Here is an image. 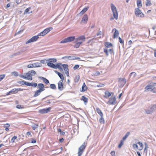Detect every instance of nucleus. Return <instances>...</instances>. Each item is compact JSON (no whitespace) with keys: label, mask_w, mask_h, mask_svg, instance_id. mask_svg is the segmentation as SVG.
<instances>
[{"label":"nucleus","mask_w":156,"mask_h":156,"mask_svg":"<svg viewBox=\"0 0 156 156\" xmlns=\"http://www.w3.org/2000/svg\"><path fill=\"white\" fill-rule=\"evenodd\" d=\"M86 146V143L84 142L79 148L78 152V156H81L84 151Z\"/></svg>","instance_id":"nucleus-4"},{"label":"nucleus","mask_w":156,"mask_h":156,"mask_svg":"<svg viewBox=\"0 0 156 156\" xmlns=\"http://www.w3.org/2000/svg\"><path fill=\"white\" fill-rule=\"evenodd\" d=\"M85 41V38L84 36L82 35L75 38V42H77L81 44Z\"/></svg>","instance_id":"nucleus-7"},{"label":"nucleus","mask_w":156,"mask_h":156,"mask_svg":"<svg viewBox=\"0 0 156 156\" xmlns=\"http://www.w3.org/2000/svg\"><path fill=\"white\" fill-rule=\"evenodd\" d=\"M39 93V89L37 90L35 92V94L34 95V97H36L38 96Z\"/></svg>","instance_id":"nucleus-54"},{"label":"nucleus","mask_w":156,"mask_h":156,"mask_svg":"<svg viewBox=\"0 0 156 156\" xmlns=\"http://www.w3.org/2000/svg\"><path fill=\"white\" fill-rule=\"evenodd\" d=\"M29 83L30 85H28V86H32L34 87H36L37 86V84L35 83Z\"/></svg>","instance_id":"nucleus-37"},{"label":"nucleus","mask_w":156,"mask_h":156,"mask_svg":"<svg viewBox=\"0 0 156 156\" xmlns=\"http://www.w3.org/2000/svg\"><path fill=\"white\" fill-rule=\"evenodd\" d=\"M80 78V76L79 75L76 76L75 79L74 81L75 83H77Z\"/></svg>","instance_id":"nucleus-34"},{"label":"nucleus","mask_w":156,"mask_h":156,"mask_svg":"<svg viewBox=\"0 0 156 156\" xmlns=\"http://www.w3.org/2000/svg\"><path fill=\"white\" fill-rule=\"evenodd\" d=\"M51 109V107H49L40 110V113L44 114L49 112Z\"/></svg>","instance_id":"nucleus-14"},{"label":"nucleus","mask_w":156,"mask_h":156,"mask_svg":"<svg viewBox=\"0 0 156 156\" xmlns=\"http://www.w3.org/2000/svg\"><path fill=\"white\" fill-rule=\"evenodd\" d=\"M80 58L78 57H75V58L73 57V58H71L70 59V60L78 59Z\"/></svg>","instance_id":"nucleus-61"},{"label":"nucleus","mask_w":156,"mask_h":156,"mask_svg":"<svg viewBox=\"0 0 156 156\" xmlns=\"http://www.w3.org/2000/svg\"><path fill=\"white\" fill-rule=\"evenodd\" d=\"M99 122L101 123H105V120L103 116H101V118L99 120Z\"/></svg>","instance_id":"nucleus-38"},{"label":"nucleus","mask_w":156,"mask_h":156,"mask_svg":"<svg viewBox=\"0 0 156 156\" xmlns=\"http://www.w3.org/2000/svg\"><path fill=\"white\" fill-rule=\"evenodd\" d=\"M55 72L56 74H58V76L61 79V80L60 81H63L64 79L63 75L61 73L58 72L56 70L55 71Z\"/></svg>","instance_id":"nucleus-20"},{"label":"nucleus","mask_w":156,"mask_h":156,"mask_svg":"<svg viewBox=\"0 0 156 156\" xmlns=\"http://www.w3.org/2000/svg\"><path fill=\"white\" fill-rule=\"evenodd\" d=\"M30 9H31L30 7H29V8H27V9H26L24 11V14H26L27 13L29 14V13H31V12H32V11H30V12H29V11L30 10Z\"/></svg>","instance_id":"nucleus-33"},{"label":"nucleus","mask_w":156,"mask_h":156,"mask_svg":"<svg viewBox=\"0 0 156 156\" xmlns=\"http://www.w3.org/2000/svg\"><path fill=\"white\" fill-rule=\"evenodd\" d=\"M112 94V92H109L108 91H106L105 92V95L104 96V97L105 98H108Z\"/></svg>","instance_id":"nucleus-17"},{"label":"nucleus","mask_w":156,"mask_h":156,"mask_svg":"<svg viewBox=\"0 0 156 156\" xmlns=\"http://www.w3.org/2000/svg\"><path fill=\"white\" fill-rule=\"evenodd\" d=\"M104 52L105 53L107 56L109 55L108 53L110 54H114L113 50L112 48L108 49L107 48H104Z\"/></svg>","instance_id":"nucleus-12"},{"label":"nucleus","mask_w":156,"mask_h":156,"mask_svg":"<svg viewBox=\"0 0 156 156\" xmlns=\"http://www.w3.org/2000/svg\"><path fill=\"white\" fill-rule=\"evenodd\" d=\"M135 13L136 16L139 17H144V14L138 8H136L135 9Z\"/></svg>","instance_id":"nucleus-8"},{"label":"nucleus","mask_w":156,"mask_h":156,"mask_svg":"<svg viewBox=\"0 0 156 156\" xmlns=\"http://www.w3.org/2000/svg\"><path fill=\"white\" fill-rule=\"evenodd\" d=\"M105 45L106 46L105 48H110L112 47V44L109 42H105L104 43Z\"/></svg>","instance_id":"nucleus-31"},{"label":"nucleus","mask_w":156,"mask_h":156,"mask_svg":"<svg viewBox=\"0 0 156 156\" xmlns=\"http://www.w3.org/2000/svg\"><path fill=\"white\" fill-rule=\"evenodd\" d=\"M151 5V2L150 0L147 1L146 3V5L147 6H150Z\"/></svg>","instance_id":"nucleus-49"},{"label":"nucleus","mask_w":156,"mask_h":156,"mask_svg":"<svg viewBox=\"0 0 156 156\" xmlns=\"http://www.w3.org/2000/svg\"><path fill=\"white\" fill-rule=\"evenodd\" d=\"M50 88L53 89H56V88L55 85L54 84H50Z\"/></svg>","instance_id":"nucleus-48"},{"label":"nucleus","mask_w":156,"mask_h":156,"mask_svg":"<svg viewBox=\"0 0 156 156\" xmlns=\"http://www.w3.org/2000/svg\"><path fill=\"white\" fill-rule=\"evenodd\" d=\"M118 81L122 84L123 86L126 83V80L124 78H119L118 79Z\"/></svg>","instance_id":"nucleus-19"},{"label":"nucleus","mask_w":156,"mask_h":156,"mask_svg":"<svg viewBox=\"0 0 156 156\" xmlns=\"http://www.w3.org/2000/svg\"><path fill=\"white\" fill-rule=\"evenodd\" d=\"M111 7L112 11L114 18L116 20L118 19V13L116 8L115 6L112 3L111 4Z\"/></svg>","instance_id":"nucleus-3"},{"label":"nucleus","mask_w":156,"mask_h":156,"mask_svg":"<svg viewBox=\"0 0 156 156\" xmlns=\"http://www.w3.org/2000/svg\"><path fill=\"white\" fill-rule=\"evenodd\" d=\"M62 66H63V69L64 70L68 69V65L67 64H63Z\"/></svg>","instance_id":"nucleus-47"},{"label":"nucleus","mask_w":156,"mask_h":156,"mask_svg":"<svg viewBox=\"0 0 156 156\" xmlns=\"http://www.w3.org/2000/svg\"><path fill=\"white\" fill-rule=\"evenodd\" d=\"M40 79L42 80L43 82L45 83H49V81L48 80L43 77L40 76Z\"/></svg>","instance_id":"nucleus-24"},{"label":"nucleus","mask_w":156,"mask_h":156,"mask_svg":"<svg viewBox=\"0 0 156 156\" xmlns=\"http://www.w3.org/2000/svg\"><path fill=\"white\" fill-rule=\"evenodd\" d=\"M79 67V66L78 65H75L73 67V69L74 70H76L77 69H78Z\"/></svg>","instance_id":"nucleus-57"},{"label":"nucleus","mask_w":156,"mask_h":156,"mask_svg":"<svg viewBox=\"0 0 156 156\" xmlns=\"http://www.w3.org/2000/svg\"><path fill=\"white\" fill-rule=\"evenodd\" d=\"M63 81H60L58 83V89L59 90H62L63 88Z\"/></svg>","instance_id":"nucleus-16"},{"label":"nucleus","mask_w":156,"mask_h":156,"mask_svg":"<svg viewBox=\"0 0 156 156\" xmlns=\"http://www.w3.org/2000/svg\"><path fill=\"white\" fill-rule=\"evenodd\" d=\"M105 85V84L99 83L97 85V87H104Z\"/></svg>","instance_id":"nucleus-50"},{"label":"nucleus","mask_w":156,"mask_h":156,"mask_svg":"<svg viewBox=\"0 0 156 156\" xmlns=\"http://www.w3.org/2000/svg\"><path fill=\"white\" fill-rule=\"evenodd\" d=\"M11 74L12 75H13L15 76H17L19 75V74L16 71L12 72L11 73Z\"/></svg>","instance_id":"nucleus-41"},{"label":"nucleus","mask_w":156,"mask_h":156,"mask_svg":"<svg viewBox=\"0 0 156 156\" xmlns=\"http://www.w3.org/2000/svg\"><path fill=\"white\" fill-rule=\"evenodd\" d=\"M48 62H50L55 63L57 62V59L55 58H50L48 59Z\"/></svg>","instance_id":"nucleus-29"},{"label":"nucleus","mask_w":156,"mask_h":156,"mask_svg":"<svg viewBox=\"0 0 156 156\" xmlns=\"http://www.w3.org/2000/svg\"><path fill=\"white\" fill-rule=\"evenodd\" d=\"M36 73V72L32 70L26 73L25 75L20 74V76L21 78L31 80H32V76L35 75Z\"/></svg>","instance_id":"nucleus-1"},{"label":"nucleus","mask_w":156,"mask_h":156,"mask_svg":"<svg viewBox=\"0 0 156 156\" xmlns=\"http://www.w3.org/2000/svg\"><path fill=\"white\" fill-rule=\"evenodd\" d=\"M52 29V28L51 27H49L44 29L43 31L40 33V36H43L45 35Z\"/></svg>","instance_id":"nucleus-10"},{"label":"nucleus","mask_w":156,"mask_h":156,"mask_svg":"<svg viewBox=\"0 0 156 156\" xmlns=\"http://www.w3.org/2000/svg\"><path fill=\"white\" fill-rule=\"evenodd\" d=\"M131 76H133V77H134L136 75V73L135 72H132L130 73Z\"/></svg>","instance_id":"nucleus-58"},{"label":"nucleus","mask_w":156,"mask_h":156,"mask_svg":"<svg viewBox=\"0 0 156 156\" xmlns=\"http://www.w3.org/2000/svg\"><path fill=\"white\" fill-rule=\"evenodd\" d=\"M124 141V140H121L120 143L118 145V147L119 148H120L122 146V145L123 144Z\"/></svg>","instance_id":"nucleus-51"},{"label":"nucleus","mask_w":156,"mask_h":156,"mask_svg":"<svg viewBox=\"0 0 156 156\" xmlns=\"http://www.w3.org/2000/svg\"><path fill=\"white\" fill-rule=\"evenodd\" d=\"M17 139V137L16 136H14L12 137L11 140L10 142L11 143H13L15 142V140Z\"/></svg>","instance_id":"nucleus-39"},{"label":"nucleus","mask_w":156,"mask_h":156,"mask_svg":"<svg viewBox=\"0 0 156 156\" xmlns=\"http://www.w3.org/2000/svg\"><path fill=\"white\" fill-rule=\"evenodd\" d=\"M87 90V87L85 84V83H84L83 84L82 87V90L81 91L82 92H83Z\"/></svg>","instance_id":"nucleus-30"},{"label":"nucleus","mask_w":156,"mask_h":156,"mask_svg":"<svg viewBox=\"0 0 156 156\" xmlns=\"http://www.w3.org/2000/svg\"><path fill=\"white\" fill-rule=\"evenodd\" d=\"M129 133H130L129 132L127 133L126 135L125 136H124L123 137L122 140L124 141L128 137V136L129 135Z\"/></svg>","instance_id":"nucleus-42"},{"label":"nucleus","mask_w":156,"mask_h":156,"mask_svg":"<svg viewBox=\"0 0 156 156\" xmlns=\"http://www.w3.org/2000/svg\"><path fill=\"white\" fill-rule=\"evenodd\" d=\"M10 126V125L9 124L7 123L4 126V127L5 128V130L6 131H8L9 130V127Z\"/></svg>","instance_id":"nucleus-40"},{"label":"nucleus","mask_w":156,"mask_h":156,"mask_svg":"<svg viewBox=\"0 0 156 156\" xmlns=\"http://www.w3.org/2000/svg\"><path fill=\"white\" fill-rule=\"evenodd\" d=\"M17 90H18V92L19 91H23V90H25L24 89H21V88H17Z\"/></svg>","instance_id":"nucleus-63"},{"label":"nucleus","mask_w":156,"mask_h":156,"mask_svg":"<svg viewBox=\"0 0 156 156\" xmlns=\"http://www.w3.org/2000/svg\"><path fill=\"white\" fill-rule=\"evenodd\" d=\"M5 74H2L0 75V81H2L5 77Z\"/></svg>","instance_id":"nucleus-52"},{"label":"nucleus","mask_w":156,"mask_h":156,"mask_svg":"<svg viewBox=\"0 0 156 156\" xmlns=\"http://www.w3.org/2000/svg\"><path fill=\"white\" fill-rule=\"evenodd\" d=\"M156 83H152L147 85L145 88V91L148 92L152 91L153 89L154 88V85Z\"/></svg>","instance_id":"nucleus-6"},{"label":"nucleus","mask_w":156,"mask_h":156,"mask_svg":"<svg viewBox=\"0 0 156 156\" xmlns=\"http://www.w3.org/2000/svg\"><path fill=\"white\" fill-rule=\"evenodd\" d=\"M117 101L115 96L112 95L107 102L108 104L114 105L116 103Z\"/></svg>","instance_id":"nucleus-9"},{"label":"nucleus","mask_w":156,"mask_h":156,"mask_svg":"<svg viewBox=\"0 0 156 156\" xmlns=\"http://www.w3.org/2000/svg\"><path fill=\"white\" fill-rule=\"evenodd\" d=\"M28 136L30 135L31 134V133L30 132H27L26 134Z\"/></svg>","instance_id":"nucleus-64"},{"label":"nucleus","mask_w":156,"mask_h":156,"mask_svg":"<svg viewBox=\"0 0 156 156\" xmlns=\"http://www.w3.org/2000/svg\"><path fill=\"white\" fill-rule=\"evenodd\" d=\"M75 37L74 36H70L64 39L60 42V43H65L75 40Z\"/></svg>","instance_id":"nucleus-5"},{"label":"nucleus","mask_w":156,"mask_h":156,"mask_svg":"<svg viewBox=\"0 0 156 156\" xmlns=\"http://www.w3.org/2000/svg\"><path fill=\"white\" fill-rule=\"evenodd\" d=\"M42 88H44V84L42 83H40V93L44 91V90H42Z\"/></svg>","instance_id":"nucleus-35"},{"label":"nucleus","mask_w":156,"mask_h":156,"mask_svg":"<svg viewBox=\"0 0 156 156\" xmlns=\"http://www.w3.org/2000/svg\"><path fill=\"white\" fill-rule=\"evenodd\" d=\"M156 110V104L152 105L145 109V113L147 114H151Z\"/></svg>","instance_id":"nucleus-2"},{"label":"nucleus","mask_w":156,"mask_h":156,"mask_svg":"<svg viewBox=\"0 0 156 156\" xmlns=\"http://www.w3.org/2000/svg\"><path fill=\"white\" fill-rule=\"evenodd\" d=\"M58 132L60 133V134L61 135H64L65 134V133L64 131H62L60 129H58Z\"/></svg>","instance_id":"nucleus-56"},{"label":"nucleus","mask_w":156,"mask_h":156,"mask_svg":"<svg viewBox=\"0 0 156 156\" xmlns=\"http://www.w3.org/2000/svg\"><path fill=\"white\" fill-rule=\"evenodd\" d=\"M88 19V17L87 15L85 14L81 20V23L82 24H86L87 22Z\"/></svg>","instance_id":"nucleus-15"},{"label":"nucleus","mask_w":156,"mask_h":156,"mask_svg":"<svg viewBox=\"0 0 156 156\" xmlns=\"http://www.w3.org/2000/svg\"><path fill=\"white\" fill-rule=\"evenodd\" d=\"M137 5L138 7V8H141L142 6L141 0H137Z\"/></svg>","instance_id":"nucleus-32"},{"label":"nucleus","mask_w":156,"mask_h":156,"mask_svg":"<svg viewBox=\"0 0 156 156\" xmlns=\"http://www.w3.org/2000/svg\"><path fill=\"white\" fill-rule=\"evenodd\" d=\"M39 38L38 35L35 36L31 38L29 40L26 42V44L29 43L35 42L37 41Z\"/></svg>","instance_id":"nucleus-11"},{"label":"nucleus","mask_w":156,"mask_h":156,"mask_svg":"<svg viewBox=\"0 0 156 156\" xmlns=\"http://www.w3.org/2000/svg\"><path fill=\"white\" fill-rule=\"evenodd\" d=\"M16 108L18 109H21L24 108V107L23 105H16Z\"/></svg>","instance_id":"nucleus-43"},{"label":"nucleus","mask_w":156,"mask_h":156,"mask_svg":"<svg viewBox=\"0 0 156 156\" xmlns=\"http://www.w3.org/2000/svg\"><path fill=\"white\" fill-rule=\"evenodd\" d=\"M10 3H8L7 4L6 6H5V8H9V7H10Z\"/></svg>","instance_id":"nucleus-62"},{"label":"nucleus","mask_w":156,"mask_h":156,"mask_svg":"<svg viewBox=\"0 0 156 156\" xmlns=\"http://www.w3.org/2000/svg\"><path fill=\"white\" fill-rule=\"evenodd\" d=\"M96 111L97 113L99 114L101 116H103V114L102 112H101L100 109L98 108H97Z\"/></svg>","instance_id":"nucleus-26"},{"label":"nucleus","mask_w":156,"mask_h":156,"mask_svg":"<svg viewBox=\"0 0 156 156\" xmlns=\"http://www.w3.org/2000/svg\"><path fill=\"white\" fill-rule=\"evenodd\" d=\"M139 146V147H138V149L139 151H141L143 149L144 147V145L142 142H140L138 144Z\"/></svg>","instance_id":"nucleus-27"},{"label":"nucleus","mask_w":156,"mask_h":156,"mask_svg":"<svg viewBox=\"0 0 156 156\" xmlns=\"http://www.w3.org/2000/svg\"><path fill=\"white\" fill-rule=\"evenodd\" d=\"M61 66H62V64L61 63H58L56 65H55L56 68L55 69L58 68L60 70L62 69Z\"/></svg>","instance_id":"nucleus-28"},{"label":"nucleus","mask_w":156,"mask_h":156,"mask_svg":"<svg viewBox=\"0 0 156 156\" xmlns=\"http://www.w3.org/2000/svg\"><path fill=\"white\" fill-rule=\"evenodd\" d=\"M75 44L74 45V47L75 48H79L80 47V45L81 44H80V43H78L77 42H75Z\"/></svg>","instance_id":"nucleus-36"},{"label":"nucleus","mask_w":156,"mask_h":156,"mask_svg":"<svg viewBox=\"0 0 156 156\" xmlns=\"http://www.w3.org/2000/svg\"><path fill=\"white\" fill-rule=\"evenodd\" d=\"M38 66L39 65H37L36 63H34V64H29L27 65V67L28 68H32Z\"/></svg>","instance_id":"nucleus-25"},{"label":"nucleus","mask_w":156,"mask_h":156,"mask_svg":"<svg viewBox=\"0 0 156 156\" xmlns=\"http://www.w3.org/2000/svg\"><path fill=\"white\" fill-rule=\"evenodd\" d=\"M82 100H83L85 103L87 102L88 101V99L84 96H82Z\"/></svg>","instance_id":"nucleus-44"},{"label":"nucleus","mask_w":156,"mask_h":156,"mask_svg":"<svg viewBox=\"0 0 156 156\" xmlns=\"http://www.w3.org/2000/svg\"><path fill=\"white\" fill-rule=\"evenodd\" d=\"M73 58V57H72L71 56H66L63 57L62 58V59H65L66 58V59H70V58Z\"/></svg>","instance_id":"nucleus-53"},{"label":"nucleus","mask_w":156,"mask_h":156,"mask_svg":"<svg viewBox=\"0 0 156 156\" xmlns=\"http://www.w3.org/2000/svg\"><path fill=\"white\" fill-rule=\"evenodd\" d=\"M115 31V32L113 35V38H115L117 37L119 35V32L115 28H114L112 30V31Z\"/></svg>","instance_id":"nucleus-18"},{"label":"nucleus","mask_w":156,"mask_h":156,"mask_svg":"<svg viewBox=\"0 0 156 156\" xmlns=\"http://www.w3.org/2000/svg\"><path fill=\"white\" fill-rule=\"evenodd\" d=\"M119 41L121 44H123L124 43L123 41L120 37H119Z\"/></svg>","instance_id":"nucleus-59"},{"label":"nucleus","mask_w":156,"mask_h":156,"mask_svg":"<svg viewBox=\"0 0 156 156\" xmlns=\"http://www.w3.org/2000/svg\"><path fill=\"white\" fill-rule=\"evenodd\" d=\"M18 83L22 85H25L28 86L30 85L29 83V82H27L24 80L20 81L18 82Z\"/></svg>","instance_id":"nucleus-21"},{"label":"nucleus","mask_w":156,"mask_h":156,"mask_svg":"<svg viewBox=\"0 0 156 156\" xmlns=\"http://www.w3.org/2000/svg\"><path fill=\"white\" fill-rule=\"evenodd\" d=\"M47 66L53 69H55L56 68L55 65L51 62H48L47 63Z\"/></svg>","instance_id":"nucleus-22"},{"label":"nucleus","mask_w":156,"mask_h":156,"mask_svg":"<svg viewBox=\"0 0 156 156\" xmlns=\"http://www.w3.org/2000/svg\"><path fill=\"white\" fill-rule=\"evenodd\" d=\"M47 62H48V59L42 60H41L40 62L42 64H45L47 63Z\"/></svg>","instance_id":"nucleus-46"},{"label":"nucleus","mask_w":156,"mask_h":156,"mask_svg":"<svg viewBox=\"0 0 156 156\" xmlns=\"http://www.w3.org/2000/svg\"><path fill=\"white\" fill-rule=\"evenodd\" d=\"M89 8V6L84 8L79 13L80 14L82 15Z\"/></svg>","instance_id":"nucleus-23"},{"label":"nucleus","mask_w":156,"mask_h":156,"mask_svg":"<svg viewBox=\"0 0 156 156\" xmlns=\"http://www.w3.org/2000/svg\"><path fill=\"white\" fill-rule=\"evenodd\" d=\"M111 154L112 156H115V152L114 151H112L111 152Z\"/></svg>","instance_id":"nucleus-60"},{"label":"nucleus","mask_w":156,"mask_h":156,"mask_svg":"<svg viewBox=\"0 0 156 156\" xmlns=\"http://www.w3.org/2000/svg\"><path fill=\"white\" fill-rule=\"evenodd\" d=\"M134 142L135 143L133 144V147L135 150H138V147L137 144H138L140 142L137 139H135L134 140Z\"/></svg>","instance_id":"nucleus-13"},{"label":"nucleus","mask_w":156,"mask_h":156,"mask_svg":"<svg viewBox=\"0 0 156 156\" xmlns=\"http://www.w3.org/2000/svg\"><path fill=\"white\" fill-rule=\"evenodd\" d=\"M67 76H69V69H66L64 70Z\"/></svg>","instance_id":"nucleus-55"},{"label":"nucleus","mask_w":156,"mask_h":156,"mask_svg":"<svg viewBox=\"0 0 156 156\" xmlns=\"http://www.w3.org/2000/svg\"><path fill=\"white\" fill-rule=\"evenodd\" d=\"M11 91L12 94H16L18 93V90H17V89H13Z\"/></svg>","instance_id":"nucleus-45"}]
</instances>
